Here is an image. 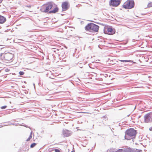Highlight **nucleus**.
I'll return each instance as SVG.
<instances>
[{"label": "nucleus", "mask_w": 152, "mask_h": 152, "mask_svg": "<svg viewBox=\"0 0 152 152\" xmlns=\"http://www.w3.org/2000/svg\"><path fill=\"white\" fill-rule=\"evenodd\" d=\"M8 125H6V124H4V125H0V126H1V127H2L3 126H7Z\"/></svg>", "instance_id": "nucleus-24"}, {"label": "nucleus", "mask_w": 152, "mask_h": 152, "mask_svg": "<svg viewBox=\"0 0 152 152\" xmlns=\"http://www.w3.org/2000/svg\"><path fill=\"white\" fill-rule=\"evenodd\" d=\"M7 106L6 105H4L3 106H2L1 107V109H5L7 108Z\"/></svg>", "instance_id": "nucleus-21"}, {"label": "nucleus", "mask_w": 152, "mask_h": 152, "mask_svg": "<svg viewBox=\"0 0 152 152\" xmlns=\"http://www.w3.org/2000/svg\"><path fill=\"white\" fill-rule=\"evenodd\" d=\"M149 130L151 131H152V126L149 128Z\"/></svg>", "instance_id": "nucleus-27"}, {"label": "nucleus", "mask_w": 152, "mask_h": 152, "mask_svg": "<svg viewBox=\"0 0 152 152\" xmlns=\"http://www.w3.org/2000/svg\"><path fill=\"white\" fill-rule=\"evenodd\" d=\"M53 3L52 2H49L42 5L40 9V11L45 13H48V12L53 6Z\"/></svg>", "instance_id": "nucleus-3"}, {"label": "nucleus", "mask_w": 152, "mask_h": 152, "mask_svg": "<svg viewBox=\"0 0 152 152\" xmlns=\"http://www.w3.org/2000/svg\"><path fill=\"white\" fill-rule=\"evenodd\" d=\"M121 1V0H110L109 4L113 7H116L120 4Z\"/></svg>", "instance_id": "nucleus-6"}, {"label": "nucleus", "mask_w": 152, "mask_h": 152, "mask_svg": "<svg viewBox=\"0 0 152 152\" xmlns=\"http://www.w3.org/2000/svg\"><path fill=\"white\" fill-rule=\"evenodd\" d=\"M123 149V152H134L137 149H133L130 148H125Z\"/></svg>", "instance_id": "nucleus-10"}, {"label": "nucleus", "mask_w": 152, "mask_h": 152, "mask_svg": "<svg viewBox=\"0 0 152 152\" xmlns=\"http://www.w3.org/2000/svg\"><path fill=\"white\" fill-rule=\"evenodd\" d=\"M70 6V4L68 2L65 1L62 2L61 4L62 11H65L67 10L69 8Z\"/></svg>", "instance_id": "nucleus-7"}, {"label": "nucleus", "mask_w": 152, "mask_h": 152, "mask_svg": "<svg viewBox=\"0 0 152 152\" xmlns=\"http://www.w3.org/2000/svg\"><path fill=\"white\" fill-rule=\"evenodd\" d=\"M137 152H142V151L141 150H140L139 151H137Z\"/></svg>", "instance_id": "nucleus-28"}, {"label": "nucleus", "mask_w": 152, "mask_h": 152, "mask_svg": "<svg viewBox=\"0 0 152 152\" xmlns=\"http://www.w3.org/2000/svg\"><path fill=\"white\" fill-rule=\"evenodd\" d=\"M125 134L124 136L125 139L129 140L135 137L137 134V131L134 129L130 128L125 131Z\"/></svg>", "instance_id": "nucleus-1"}, {"label": "nucleus", "mask_w": 152, "mask_h": 152, "mask_svg": "<svg viewBox=\"0 0 152 152\" xmlns=\"http://www.w3.org/2000/svg\"><path fill=\"white\" fill-rule=\"evenodd\" d=\"M64 15V14H61V15H62V16H63Z\"/></svg>", "instance_id": "nucleus-32"}, {"label": "nucleus", "mask_w": 152, "mask_h": 152, "mask_svg": "<svg viewBox=\"0 0 152 152\" xmlns=\"http://www.w3.org/2000/svg\"><path fill=\"white\" fill-rule=\"evenodd\" d=\"M115 152H123V149H118L117 151H116Z\"/></svg>", "instance_id": "nucleus-22"}, {"label": "nucleus", "mask_w": 152, "mask_h": 152, "mask_svg": "<svg viewBox=\"0 0 152 152\" xmlns=\"http://www.w3.org/2000/svg\"><path fill=\"white\" fill-rule=\"evenodd\" d=\"M99 28V26L92 23H89L85 27L86 31H89L93 32H98Z\"/></svg>", "instance_id": "nucleus-2"}, {"label": "nucleus", "mask_w": 152, "mask_h": 152, "mask_svg": "<svg viewBox=\"0 0 152 152\" xmlns=\"http://www.w3.org/2000/svg\"><path fill=\"white\" fill-rule=\"evenodd\" d=\"M129 116V115H127V116H128H128Z\"/></svg>", "instance_id": "nucleus-37"}, {"label": "nucleus", "mask_w": 152, "mask_h": 152, "mask_svg": "<svg viewBox=\"0 0 152 152\" xmlns=\"http://www.w3.org/2000/svg\"><path fill=\"white\" fill-rule=\"evenodd\" d=\"M14 56V54L11 53H7L3 55L4 60L6 61H10L12 60Z\"/></svg>", "instance_id": "nucleus-5"}, {"label": "nucleus", "mask_w": 152, "mask_h": 152, "mask_svg": "<svg viewBox=\"0 0 152 152\" xmlns=\"http://www.w3.org/2000/svg\"><path fill=\"white\" fill-rule=\"evenodd\" d=\"M148 113L149 114V115L150 116V117H151V120H152V112H150V113Z\"/></svg>", "instance_id": "nucleus-23"}, {"label": "nucleus", "mask_w": 152, "mask_h": 152, "mask_svg": "<svg viewBox=\"0 0 152 152\" xmlns=\"http://www.w3.org/2000/svg\"><path fill=\"white\" fill-rule=\"evenodd\" d=\"M2 1H3V0H0V3L2 2Z\"/></svg>", "instance_id": "nucleus-30"}, {"label": "nucleus", "mask_w": 152, "mask_h": 152, "mask_svg": "<svg viewBox=\"0 0 152 152\" xmlns=\"http://www.w3.org/2000/svg\"><path fill=\"white\" fill-rule=\"evenodd\" d=\"M104 34H106V32H105V31H104Z\"/></svg>", "instance_id": "nucleus-31"}, {"label": "nucleus", "mask_w": 152, "mask_h": 152, "mask_svg": "<svg viewBox=\"0 0 152 152\" xmlns=\"http://www.w3.org/2000/svg\"><path fill=\"white\" fill-rule=\"evenodd\" d=\"M52 151H54L55 152H60V150L59 149H55L53 150Z\"/></svg>", "instance_id": "nucleus-19"}, {"label": "nucleus", "mask_w": 152, "mask_h": 152, "mask_svg": "<svg viewBox=\"0 0 152 152\" xmlns=\"http://www.w3.org/2000/svg\"><path fill=\"white\" fill-rule=\"evenodd\" d=\"M19 74L20 75H23L24 74V72L23 71H20Z\"/></svg>", "instance_id": "nucleus-20"}, {"label": "nucleus", "mask_w": 152, "mask_h": 152, "mask_svg": "<svg viewBox=\"0 0 152 152\" xmlns=\"http://www.w3.org/2000/svg\"><path fill=\"white\" fill-rule=\"evenodd\" d=\"M120 61L123 62H127L131 61V60H120Z\"/></svg>", "instance_id": "nucleus-16"}, {"label": "nucleus", "mask_w": 152, "mask_h": 152, "mask_svg": "<svg viewBox=\"0 0 152 152\" xmlns=\"http://www.w3.org/2000/svg\"><path fill=\"white\" fill-rule=\"evenodd\" d=\"M59 9L56 6L53 10L50 11L48 12V13H55L57 12L58 11Z\"/></svg>", "instance_id": "nucleus-12"}, {"label": "nucleus", "mask_w": 152, "mask_h": 152, "mask_svg": "<svg viewBox=\"0 0 152 152\" xmlns=\"http://www.w3.org/2000/svg\"><path fill=\"white\" fill-rule=\"evenodd\" d=\"M95 145V146H94V147H95V145H96V143H95V145Z\"/></svg>", "instance_id": "nucleus-36"}, {"label": "nucleus", "mask_w": 152, "mask_h": 152, "mask_svg": "<svg viewBox=\"0 0 152 152\" xmlns=\"http://www.w3.org/2000/svg\"><path fill=\"white\" fill-rule=\"evenodd\" d=\"M107 76H108V75H107V74H105V77H107Z\"/></svg>", "instance_id": "nucleus-29"}, {"label": "nucleus", "mask_w": 152, "mask_h": 152, "mask_svg": "<svg viewBox=\"0 0 152 152\" xmlns=\"http://www.w3.org/2000/svg\"><path fill=\"white\" fill-rule=\"evenodd\" d=\"M88 66H89L90 67H91L90 66H89V64H88Z\"/></svg>", "instance_id": "nucleus-38"}, {"label": "nucleus", "mask_w": 152, "mask_h": 152, "mask_svg": "<svg viewBox=\"0 0 152 152\" xmlns=\"http://www.w3.org/2000/svg\"><path fill=\"white\" fill-rule=\"evenodd\" d=\"M71 152H75V151H72Z\"/></svg>", "instance_id": "nucleus-33"}, {"label": "nucleus", "mask_w": 152, "mask_h": 152, "mask_svg": "<svg viewBox=\"0 0 152 152\" xmlns=\"http://www.w3.org/2000/svg\"><path fill=\"white\" fill-rule=\"evenodd\" d=\"M107 152H113V151L110 150H108L107 151Z\"/></svg>", "instance_id": "nucleus-25"}, {"label": "nucleus", "mask_w": 152, "mask_h": 152, "mask_svg": "<svg viewBox=\"0 0 152 152\" xmlns=\"http://www.w3.org/2000/svg\"><path fill=\"white\" fill-rule=\"evenodd\" d=\"M107 31L110 35H113L114 34L115 32V29L112 28L111 27H109L107 28Z\"/></svg>", "instance_id": "nucleus-11"}, {"label": "nucleus", "mask_w": 152, "mask_h": 152, "mask_svg": "<svg viewBox=\"0 0 152 152\" xmlns=\"http://www.w3.org/2000/svg\"><path fill=\"white\" fill-rule=\"evenodd\" d=\"M32 132H31V133H30V134L28 138L26 140V141H28L30 140V139L32 138Z\"/></svg>", "instance_id": "nucleus-15"}, {"label": "nucleus", "mask_w": 152, "mask_h": 152, "mask_svg": "<svg viewBox=\"0 0 152 152\" xmlns=\"http://www.w3.org/2000/svg\"><path fill=\"white\" fill-rule=\"evenodd\" d=\"M6 21V18L0 15V23H3Z\"/></svg>", "instance_id": "nucleus-13"}, {"label": "nucleus", "mask_w": 152, "mask_h": 152, "mask_svg": "<svg viewBox=\"0 0 152 152\" xmlns=\"http://www.w3.org/2000/svg\"><path fill=\"white\" fill-rule=\"evenodd\" d=\"M70 131L66 129H64L62 131V134L64 137H68L71 135Z\"/></svg>", "instance_id": "nucleus-9"}, {"label": "nucleus", "mask_w": 152, "mask_h": 152, "mask_svg": "<svg viewBox=\"0 0 152 152\" xmlns=\"http://www.w3.org/2000/svg\"><path fill=\"white\" fill-rule=\"evenodd\" d=\"M134 40H135V39H133L132 40V41L133 42V41H134Z\"/></svg>", "instance_id": "nucleus-34"}, {"label": "nucleus", "mask_w": 152, "mask_h": 152, "mask_svg": "<svg viewBox=\"0 0 152 152\" xmlns=\"http://www.w3.org/2000/svg\"><path fill=\"white\" fill-rule=\"evenodd\" d=\"M134 2L133 0H127L122 5L123 8L126 9H130L134 7Z\"/></svg>", "instance_id": "nucleus-4"}, {"label": "nucleus", "mask_w": 152, "mask_h": 152, "mask_svg": "<svg viewBox=\"0 0 152 152\" xmlns=\"http://www.w3.org/2000/svg\"><path fill=\"white\" fill-rule=\"evenodd\" d=\"M145 122L149 123L152 121V120L148 113L145 115L144 116Z\"/></svg>", "instance_id": "nucleus-8"}, {"label": "nucleus", "mask_w": 152, "mask_h": 152, "mask_svg": "<svg viewBox=\"0 0 152 152\" xmlns=\"http://www.w3.org/2000/svg\"><path fill=\"white\" fill-rule=\"evenodd\" d=\"M37 144L35 143H32L30 145L31 148H33Z\"/></svg>", "instance_id": "nucleus-17"}, {"label": "nucleus", "mask_w": 152, "mask_h": 152, "mask_svg": "<svg viewBox=\"0 0 152 152\" xmlns=\"http://www.w3.org/2000/svg\"><path fill=\"white\" fill-rule=\"evenodd\" d=\"M86 63V61H83V62L82 63H78V64L79 66V67L80 68H82L83 67V66H84L85 64Z\"/></svg>", "instance_id": "nucleus-14"}, {"label": "nucleus", "mask_w": 152, "mask_h": 152, "mask_svg": "<svg viewBox=\"0 0 152 152\" xmlns=\"http://www.w3.org/2000/svg\"><path fill=\"white\" fill-rule=\"evenodd\" d=\"M26 7H29V8H31V5H27L26 6Z\"/></svg>", "instance_id": "nucleus-26"}, {"label": "nucleus", "mask_w": 152, "mask_h": 152, "mask_svg": "<svg viewBox=\"0 0 152 152\" xmlns=\"http://www.w3.org/2000/svg\"><path fill=\"white\" fill-rule=\"evenodd\" d=\"M2 53H1V55H0V56H2Z\"/></svg>", "instance_id": "nucleus-35"}, {"label": "nucleus", "mask_w": 152, "mask_h": 152, "mask_svg": "<svg viewBox=\"0 0 152 152\" xmlns=\"http://www.w3.org/2000/svg\"><path fill=\"white\" fill-rule=\"evenodd\" d=\"M152 7V2H150L148 3L147 5L148 7Z\"/></svg>", "instance_id": "nucleus-18"}]
</instances>
